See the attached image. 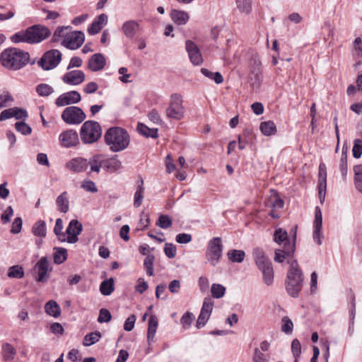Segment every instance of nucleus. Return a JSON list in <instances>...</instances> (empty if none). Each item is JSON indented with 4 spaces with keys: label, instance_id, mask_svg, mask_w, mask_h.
<instances>
[{
    "label": "nucleus",
    "instance_id": "423d86ee",
    "mask_svg": "<svg viewBox=\"0 0 362 362\" xmlns=\"http://www.w3.org/2000/svg\"><path fill=\"white\" fill-rule=\"evenodd\" d=\"M102 135V129L98 122L88 120L85 122L80 129V136L85 144L96 142Z\"/></svg>",
    "mask_w": 362,
    "mask_h": 362
},
{
    "label": "nucleus",
    "instance_id": "338daca9",
    "mask_svg": "<svg viewBox=\"0 0 362 362\" xmlns=\"http://www.w3.org/2000/svg\"><path fill=\"white\" fill-rule=\"evenodd\" d=\"M175 240L180 244H187L191 242L192 235L188 233H179L176 235Z\"/></svg>",
    "mask_w": 362,
    "mask_h": 362
},
{
    "label": "nucleus",
    "instance_id": "2f4dec72",
    "mask_svg": "<svg viewBox=\"0 0 362 362\" xmlns=\"http://www.w3.org/2000/svg\"><path fill=\"white\" fill-rule=\"evenodd\" d=\"M104 168L109 172H116L122 168V162L116 158H105Z\"/></svg>",
    "mask_w": 362,
    "mask_h": 362
},
{
    "label": "nucleus",
    "instance_id": "f704fd0d",
    "mask_svg": "<svg viewBox=\"0 0 362 362\" xmlns=\"http://www.w3.org/2000/svg\"><path fill=\"white\" fill-rule=\"evenodd\" d=\"M228 259L232 262L240 263L243 262L245 253L240 250H231L227 252Z\"/></svg>",
    "mask_w": 362,
    "mask_h": 362
},
{
    "label": "nucleus",
    "instance_id": "864d4df0",
    "mask_svg": "<svg viewBox=\"0 0 362 362\" xmlns=\"http://www.w3.org/2000/svg\"><path fill=\"white\" fill-rule=\"evenodd\" d=\"M156 224L161 228L166 229L170 228L172 224V220L168 215H160L157 221Z\"/></svg>",
    "mask_w": 362,
    "mask_h": 362
},
{
    "label": "nucleus",
    "instance_id": "603ef678",
    "mask_svg": "<svg viewBox=\"0 0 362 362\" xmlns=\"http://www.w3.org/2000/svg\"><path fill=\"white\" fill-rule=\"evenodd\" d=\"M194 319V315L192 313L186 312L181 317L180 322L184 329H189L191 326L193 320Z\"/></svg>",
    "mask_w": 362,
    "mask_h": 362
},
{
    "label": "nucleus",
    "instance_id": "bb28decb",
    "mask_svg": "<svg viewBox=\"0 0 362 362\" xmlns=\"http://www.w3.org/2000/svg\"><path fill=\"white\" fill-rule=\"evenodd\" d=\"M170 16L173 22L177 25H185L189 21V14L180 10H172Z\"/></svg>",
    "mask_w": 362,
    "mask_h": 362
},
{
    "label": "nucleus",
    "instance_id": "5fc2aeb1",
    "mask_svg": "<svg viewBox=\"0 0 362 362\" xmlns=\"http://www.w3.org/2000/svg\"><path fill=\"white\" fill-rule=\"evenodd\" d=\"M281 322V331L286 334L291 333L293 328V324L291 319L288 317L285 316L282 318Z\"/></svg>",
    "mask_w": 362,
    "mask_h": 362
},
{
    "label": "nucleus",
    "instance_id": "c85d7f7f",
    "mask_svg": "<svg viewBox=\"0 0 362 362\" xmlns=\"http://www.w3.org/2000/svg\"><path fill=\"white\" fill-rule=\"evenodd\" d=\"M158 327V319L155 315H151L148 320L147 339L153 341Z\"/></svg>",
    "mask_w": 362,
    "mask_h": 362
},
{
    "label": "nucleus",
    "instance_id": "dca6fc26",
    "mask_svg": "<svg viewBox=\"0 0 362 362\" xmlns=\"http://www.w3.org/2000/svg\"><path fill=\"white\" fill-rule=\"evenodd\" d=\"M185 48L188 53L190 62L194 65H199L203 62L202 54L198 47L194 42L191 40H187L185 42Z\"/></svg>",
    "mask_w": 362,
    "mask_h": 362
},
{
    "label": "nucleus",
    "instance_id": "6ab92c4d",
    "mask_svg": "<svg viewBox=\"0 0 362 362\" xmlns=\"http://www.w3.org/2000/svg\"><path fill=\"white\" fill-rule=\"evenodd\" d=\"M318 190L320 198V202L324 201L327 188V170L324 163H320L319 165L318 173Z\"/></svg>",
    "mask_w": 362,
    "mask_h": 362
},
{
    "label": "nucleus",
    "instance_id": "c9c22d12",
    "mask_svg": "<svg viewBox=\"0 0 362 362\" xmlns=\"http://www.w3.org/2000/svg\"><path fill=\"white\" fill-rule=\"evenodd\" d=\"M236 7L241 13L248 15L252 11V0H235Z\"/></svg>",
    "mask_w": 362,
    "mask_h": 362
},
{
    "label": "nucleus",
    "instance_id": "8fccbe9b",
    "mask_svg": "<svg viewBox=\"0 0 362 362\" xmlns=\"http://www.w3.org/2000/svg\"><path fill=\"white\" fill-rule=\"evenodd\" d=\"M23 276V269L19 265L12 266L8 269V276L10 278L21 279Z\"/></svg>",
    "mask_w": 362,
    "mask_h": 362
},
{
    "label": "nucleus",
    "instance_id": "09e8293b",
    "mask_svg": "<svg viewBox=\"0 0 362 362\" xmlns=\"http://www.w3.org/2000/svg\"><path fill=\"white\" fill-rule=\"evenodd\" d=\"M355 173V185L356 189L362 192V165H356L354 168Z\"/></svg>",
    "mask_w": 362,
    "mask_h": 362
},
{
    "label": "nucleus",
    "instance_id": "37998d69",
    "mask_svg": "<svg viewBox=\"0 0 362 362\" xmlns=\"http://www.w3.org/2000/svg\"><path fill=\"white\" fill-rule=\"evenodd\" d=\"M63 230V221L62 218H57L56 220L55 226L54 228V233L57 236L58 240L60 242L66 241V233L62 232Z\"/></svg>",
    "mask_w": 362,
    "mask_h": 362
},
{
    "label": "nucleus",
    "instance_id": "c756f323",
    "mask_svg": "<svg viewBox=\"0 0 362 362\" xmlns=\"http://www.w3.org/2000/svg\"><path fill=\"white\" fill-rule=\"evenodd\" d=\"M259 129L264 136H272L275 134L276 132V125L272 121L261 122Z\"/></svg>",
    "mask_w": 362,
    "mask_h": 362
},
{
    "label": "nucleus",
    "instance_id": "aec40b11",
    "mask_svg": "<svg viewBox=\"0 0 362 362\" xmlns=\"http://www.w3.org/2000/svg\"><path fill=\"white\" fill-rule=\"evenodd\" d=\"M106 64V60L102 54L98 53L93 54L88 60V67L92 71H98L102 70Z\"/></svg>",
    "mask_w": 362,
    "mask_h": 362
},
{
    "label": "nucleus",
    "instance_id": "f257e3e1",
    "mask_svg": "<svg viewBox=\"0 0 362 362\" xmlns=\"http://www.w3.org/2000/svg\"><path fill=\"white\" fill-rule=\"evenodd\" d=\"M28 52L18 48H8L4 50L0 56L1 64L6 69L17 71L24 67L29 62Z\"/></svg>",
    "mask_w": 362,
    "mask_h": 362
},
{
    "label": "nucleus",
    "instance_id": "cd10ccee",
    "mask_svg": "<svg viewBox=\"0 0 362 362\" xmlns=\"http://www.w3.org/2000/svg\"><path fill=\"white\" fill-rule=\"evenodd\" d=\"M45 311L48 315L54 318H57L61 315L60 306L54 300H50L45 303Z\"/></svg>",
    "mask_w": 362,
    "mask_h": 362
},
{
    "label": "nucleus",
    "instance_id": "393cba45",
    "mask_svg": "<svg viewBox=\"0 0 362 362\" xmlns=\"http://www.w3.org/2000/svg\"><path fill=\"white\" fill-rule=\"evenodd\" d=\"M288 247H287V243H286L285 245H284L283 250L277 249L275 250L274 257L275 262L281 263L284 261L286 257L289 256L293 253L295 248L294 243H288Z\"/></svg>",
    "mask_w": 362,
    "mask_h": 362
},
{
    "label": "nucleus",
    "instance_id": "052dcab7",
    "mask_svg": "<svg viewBox=\"0 0 362 362\" xmlns=\"http://www.w3.org/2000/svg\"><path fill=\"white\" fill-rule=\"evenodd\" d=\"M353 156L356 158L361 157L362 154V141L361 139H355L353 146Z\"/></svg>",
    "mask_w": 362,
    "mask_h": 362
},
{
    "label": "nucleus",
    "instance_id": "a19ab883",
    "mask_svg": "<svg viewBox=\"0 0 362 362\" xmlns=\"http://www.w3.org/2000/svg\"><path fill=\"white\" fill-rule=\"evenodd\" d=\"M100 291L104 296L110 295L114 291V281L112 279L103 281L100 286Z\"/></svg>",
    "mask_w": 362,
    "mask_h": 362
},
{
    "label": "nucleus",
    "instance_id": "9b49d317",
    "mask_svg": "<svg viewBox=\"0 0 362 362\" xmlns=\"http://www.w3.org/2000/svg\"><path fill=\"white\" fill-rule=\"evenodd\" d=\"M214 305V302L211 298L206 297L204 299L201 311L196 322L197 329L202 328L206 324L212 313Z\"/></svg>",
    "mask_w": 362,
    "mask_h": 362
},
{
    "label": "nucleus",
    "instance_id": "4d7b16f0",
    "mask_svg": "<svg viewBox=\"0 0 362 362\" xmlns=\"http://www.w3.org/2000/svg\"><path fill=\"white\" fill-rule=\"evenodd\" d=\"M69 26H62L59 27L54 33L52 39L54 42H57L60 38L65 39V36L66 33H69L67 30H69Z\"/></svg>",
    "mask_w": 362,
    "mask_h": 362
},
{
    "label": "nucleus",
    "instance_id": "7ed1b4c3",
    "mask_svg": "<svg viewBox=\"0 0 362 362\" xmlns=\"http://www.w3.org/2000/svg\"><path fill=\"white\" fill-rule=\"evenodd\" d=\"M105 144L112 152H119L127 148L130 142L127 132L121 127H111L105 132Z\"/></svg>",
    "mask_w": 362,
    "mask_h": 362
},
{
    "label": "nucleus",
    "instance_id": "412c9836",
    "mask_svg": "<svg viewBox=\"0 0 362 362\" xmlns=\"http://www.w3.org/2000/svg\"><path fill=\"white\" fill-rule=\"evenodd\" d=\"M37 272L36 280L39 282H44L47 280V274L49 269V261L46 257H42L35 266Z\"/></svg>",
    "mask_w": 362,
    "mask_h": 362
},
{
    "label": "nucleus",
    "instance_id": "e433bc0d",
    "mask_svg": "<svg viewBox=\"0 0 362 362\" xmlns=\"http://www.w3.org/2000/svg\"><path fill=\"white\" fill-rule=\"evenodd\" d=\"M274 240L279 245L283 243L284 245L286 243H291L288 240L287 232L282 228H278L275 230L274 234Z\"/></svg>",
    "mask_w": 362,
    "mask_h": 362
},
{
    "label": "nucleus",
    "instance_id": "bf43d9fd",
    "mask_svg": "<svg viewBox=\"0 0 362 362\" xmlns=\"http://www.w3.org/2000/svg\"><path fill=\"white\" fill-rule=\"evenodd\" d=\"M111 318L112 315L108 310L105 308L100 310L99 316L98 317V321L100 323L108 322L111 320Z\"/></svg>",
    "mask_w": 362,
    "mask_h": 362
},
{
    "label": "nucleus",
    "instance_id": "20e7f679",
    "mask_svg": "<svg viewBox=\"0 0 362 362\" xmlns=\"http://www.w3.org/2000/svg\"><path fill=\"white\" fill-rule=\"evenodd\" d=\"M303 281V272L299 269L297 261H291L286 281V288L288 295L293 298L298 297L302 288Z\"/></svg>",
    "mask_w": 362,
    "mask_h": 362
},
{
    "label": "nucleus",
    "instance_id": "c03bdc74",
    "mask_svg": "<svg viewBox=\"0 0 362 362\" xmlns=\"http://www.w3.org/2000/svg\"><path fill=\"white\" fill-rule=\"evenodd\" d=\"M347 147L343 146L341 157L340 159L339 170L341 176L345 178L347 174V156H346Z\"/></svg>",
    "mask_w": 362,
    "mask_h": 362
},
{
    "label": "nucleus",
    "instance_id": "e2e57ef3",
    "mask_svg": "<svg viewBox=\"0 0 362 362\" xmlns=\"http://www.w3.org/2000/svg\"><path fill=\"white\" fill-rule=\"evenodd\" d=\"M291 350L295 358L300 356L301 354V345L298 339H293L291 343Z\"/></svg>",
    "mask_w": 362,
    "mask_h": 362
},
{
    "label": "nucleus",
    "instance_id": "7c9ffc66",
    "mask_svg": "<svg viewBox=\"0 0 362 362\" xmlns=\"http://www.w3.org/2000/svg\"><path fill=\"white\" fill-rule=\"evenodd\" d=\"M58 209L64 214H66L69 209V200L67 197V192H62L56 200Z\"/></svg>",
    "mask_w": 362,
    "mask_h": 362
},
{
    "label": "nucleus",
    "instance_id": "49530a36",
    "mask_svg": "<svg viewBox=\"0 0 362 362\" xmlns=\"http://www.w3.org/2000/svg\"><path fill=\"white\" fill-rule=\"evenodd\" d=\"M36 92L42 97H47L54 92V88L46 83H40L36 87Z\"/></svg>",
    "mask_w": 362,
    "mask_h": 362
},
{
    "label": "nucleus",
    "instance_id": "6e6552de",
    "mask_svg": "<svg viewBox=\"0 0 362 362\" xmlns=\"http://www.w3.org/2000/svg\"><path fill=\"white\" fill-rule=\"evenodd\" d=\"M182 98L179 94L171 95L170 103L166 109V116L168 118L180 120L185 116V109L182 105Z\"/></svg>",
    "mask_w": 362,
    "mask_h": 362
},
{
    "label": "nucleus",
    "instance_id": "39448f33",
    "mask_svg": "<svg viewBox=\"0 0 362 362\" xmlns=\"http://www.w3.org/2000/svg\"><path fill=\"white\" fill-rule=\"evenodd\" d=\"M252 257L256 266L263 275V280L265 284L270 286L274 281V269L272 263L263 249L256 247L252 250Z\"/></svg>",
    "mask_w": 362,
    "mask_h": 362
},
{
    "label": "nucleus",
    "instance_id": "69168bd1",
    "mask_svg": "<svg viewBox=\"0 0 362 362\" xmlns=\"http://www.w3.org/2000/svg\"><path fill=\"white\" fill-rule=\"evenodd\" d=\"M23 221L21 218L18 217L14 219V221L12 223V227L11 229V233L13 234H18L21 232L22 228Z\"/></svg>",
    "mask_w": 362,
    "mask_h": 362
},
{
    "label": "nucleus",
    "instance_id": "9d476101",
    "mask_svg": "<svg viewBox=\"0 0 362 362\" xmlns=\"http://www.w3.org/2000/svg\"><path fill=\"white\" fill-rule=\"evenodd\" d=\"M86 114L78 107L69 106L66 107L62 113V120L68 124H78L86 119Z\"/></svg>",
    "mask_w": 362,
    "mask_h": 362
},
{
    "label": "nucleus",
    "instance_id": "0e129e2a",
    "mask_svg": "<svg viewBox=\"0 0 362 362\" xmlns=\"http://www.w3.org/2000/svg\"><path fill=\"white\" fill-rule=\"evenodd\" d=\"M164 252L168 258H173L176 255V247L172 243H165Z\"/></svg>",
    "mask_w": 362,
    "mask_h": 362
},
{
    "label": "nucleus",
    "instance_id": "f3484780",
    "mask_svg": "<svg viewBox=\"0 0 362 362\" xmlns=\"http://www.w3.org/2000/svg\"><path fill=\"white\" fill-rule=\"evenodd\" d=\"M322 226V211L319 206H316L315 210L313 239L319 245H320L322 244L321 239L323 238V237H324L321 232Z\"/></svg>",
    "mask_w": 362,
    "mask_h": 362
},
{
    "label": "nucleus",
    "instance_id": "a18cd8bd",
    "mask_svg": "<svg viewBox=\"0 0 362 362\" xmlns=\"http://www.w3.org/2000/svg\"><path fill=\"white\" fill-rule=\"evenodd\" d=\"M211 296L214 298H221L226 293V287L219 284H213L211 288Z\"/></svg>",
    "mask_w": 362,
    "mask_h": 362
},
{
    "label": "nucleus",
    "instance_id": "79ce46f5",
    "mask_svg": "<svg viewBox=\"0 0 362 362\" xmlns=\"http://www.w3.org/2000/svg\"><path fill=\"white\" fill-rule=\"evenodd\" d=\"M201 72L206 77L214 80L216 84H220L223 81V78L219 72H212L207 69L202 68Z\"/></svg>",
    "mask_w": 362,
    "mask_h": 362
},
{
    "label": "nucleus",
    "instance_id": "4c0bfd02",
    "mask_svg": "<svg viewBox=\"0 0 362 362\" xmlns=\"http://www.w3.org/2000/svg\"><path fill=\"white\" fill-rule=\"evenodd\" d=\"M101 338V334L98 331L90 332L84 337L83 344L85 346H90L98 342Z\"/></svg>",
    "mask_w": 362,
    "mask_h": 362
},
{
    "label": "nucleus",
    "instance_id": "72a5a7b5",
    "mask_svg": "<svg viewBox=\"0 0 362 362\" xmlns=\"http://www.w3.org/2000/svg\"><path fill=\"white\" fill-rule=\"evenodd\" d=\"M2 354L4 361L8 362L11 361L14 358L16 351L11 344L6 343L2 346Z\"/></svg>",
    "mask_w": 362,
    "mask_h": 362
},
{
    "label": "nucleus",
    "instance_id": "13d9d810",
    "mask_svg": "<svg viewBox=\"0 0 362 362\" xmlns=\"http://www.w3.org/2000/svg\"><path fill=\"white\" fill-rule=\"evenodd\" d=\"M81 188L88 192L95 193L98 192L95 182L90 180H84L81 184Z\"/></svg>",
    "mask_w": 362,
    "mask_h": 362
},
{
    "label": "nucleus",
    "instance_id": "680f3d73",
    "mask_svg": "<svg viewBox=\"0 0 362 362\" xmlns=\"http://www.w3.org/2000/svg\"><path fill=\"white\" fill-rule=\"evenodd\" d=\"M136 317L135 315H131L127 317L124 324V329L127 332L132 331L135 325Z\"/></svg>",
    "mask_w": 362,
    "mask_h": 362
},
{
    "label": "nucleus",
    "instance_id": "6e6d98bb",
    "mask_svg": "<svg viewBox=\"0 0 362 362\" xmlns=\"http://www.w3.org/2000/svg\"><path fill=\"white\" fill-rule=\"evenodd\" d=\"M15 127L23 135H29L32 132V128L24 122H16Z\"/></svg>",
    "mask_w": 362,
    "mask_h": 362
},
{
    "label": "nucleus",
    "instance_id": "ea45409f",
    "mask_svg": "<svg viewBox=\"0 0 362 362\" xmlns=\"http://www.w3.org/2000/svg\"><path fill=\"white\" fill-rule=\"evenodd\" d=\"M54 262L60 264L67 259V250L63 247H54Z\"/></svg>",
    "mask_w": 362,
    "mask_h": 362
},
{
    "label": "nucleus",
    "instance_id": "3c124183",
    "mask_svg": "<svg viewBox=\"0 0 362 362\" xmlns=\"http://www.w3.org/2000/svg\"><path fill=\"white\" fill-rule=\"evenodd\" d=\"M143 183V180H141V185L138 186L137 189L134 194V204L136 207H139L141 205L143 201V192L144 191Z\"/></svg>",
    "mask_w": 362,
    "mask_h": 362
},
{
    "label": "nucleus",
    "instance_id": "de8ad7c7",
    "mask_svg": "<svg viewBox=\"0 0 362 362\" xmlns=\"http://www.w3.org/2000/svg\"><path fill=\"white\" fill-rule=\"evenodd\" d=\"M155 257L153 255H148L146 257L144 261V267L146 269L147 274L150 276L154 275L153 263Z\"/></svg>",
    "mask_w": 362,
    "mask_h": 362
},
{
    "label": "nucleus",
    "instance_id": "2eb2a0df",
    "mask_svg": "<svg viewBox=\"0 0 362 362\" xmlns=\"http://www.w3.org/2000/svg\"><path fill=\"white\" fill-rule=\"evenodd\" d=\"M82 228L83 226L78 220H71L66 230V234H67L66 241L71 244L78 242V235L81 233Z\"/></svg>",
    "mask_w": 362,
    "mask_h": 362
},
{
    "label": "nucleus",
    "instance_id": "ddd939ff",
    "mask_svg": "<svg viewBox=\"0 0 362 362\" xmlns=\"http://www.w3.org/2000/svg\"><path fill=\"white\" fill-rule=\"evenodd\" d=\"M59 141L64 148L76 146L79 144L78 133L74 129L64 131L59 136Z\"/></svg>",
    "mask_w": 362,
    "mask_h": 362
},
{
    "label": "nucleus",
    "instance_id": "4be33fe9",
    "mask_svg": "<svg viewBox=\"0 0 362 362\" xmlns=\"http://www.w3.org/2000/svg\"><path fill=\"white\" fill-rule=\"evenodd\" d=\"M66 167L75 173H81L88 168V160L83 158H75L66 163Z\"/></svg>",
    "mask_w": 362,
    "mask_h": 362
},
{
    "label": "nucleus",
    "instance_id": "f8f14e48",
    "mask_svg": "<svg viewBox=\"0 0 362 362\" xmlns=\"http://www.w3.org/2000/svg\"><path fill=\"white\" fill-rule=\"evenodd\" d=\"M85 36L81 31H73L66 33L65 39L62 42V45L70 49L79 48L83 43Z\"/></svg>",
    "mask_w": 362,
    "mask_h": 362
},
{
    "label": "nucleus",
    "instance_id": "58836bf2",
    "mask_svg": "<svg viewBox=\"0 0 362 362\" xmlns=\"http://www.w3.org/2000/svg\"><path fill=\"white\" fill-rule=\"evenodd\" d=\"M33 233L35 236L44 238L46 236V224L44 221H37L33 226Z\"/></svg>",
    "mask_w": 362,
    "mask_h": 362
},
{
    "label": "nucleus",
    "instance_id": "473e14b6",
    "mask_svg": "<svg viewBox=\"0 0 362 362\" xmlns=\"http://www.w3.org/2000/svg\"><path fill=\"white\" fill-rule=\"evenodd\" d=\"M137 129L139 133L146 137L156 139L158 136V129H151L148 127L146 125L141 123H139L138 124Z\"/></svg>",
    "mask_w": 362,
    "mask_h": 362
},
{
    "label": "nucleus",
    "instance_id": "774afa93",
    "mask_svg": "<svg viewBox=\"0 0 362 362\" xmlns=\"http://www.w3.org/2000/svg\"><path fill=\"white\" fill-rule=\"evenodd\" d=\"M267 361L266 356L262 354L258 348H255L254 350V354L252 356L253 362H266Z\"/></svg>",
    "mask_w": 362,
    "mask_h": 362
},
{
    "label": "nucleus",
    "instance_id": "1a4fd4ad",
    "mask_svg": "<svg viewBox=\"0 0 362 362\" xmlns=\"http://www.w3.org/2000/svg\"><path fill=\"white\" fill-rule=\"evenodd\" d=\"M62 56V53L58 49L49 50L40 58L38 65L45 71L53 69L60 63Z\"/></svg>",
    "mask_w": 362,
    "mask_h": 362
},
{
    "label": "nucleus",
    "instance_id": "b1692460",
    "mask_svg": "<svg viewBox=\"0 0 362 362\" xmlns=\"http://www.w3.org/2000/svg\"><path fill=\"white\" fill-rule=\"evenodd\" d=\"M122 30L127 38L132 39L140 30V25L136 21H127L123 23Z\"/></svg>",
    "mask_w": 362,
    "mask_h": 362
},
{
    "label": "nucleus",
    "instance_id": "5701e85b",
    "mask_svg": "<svg viewBox=\"0 0 362 362\" xmlns=\"http://www.w3.org/2000/svg\"><path fill=\"white\" fill-rule=\"evenodd\" d=\"M107 23V16L105 13L99 15L92 22L90 27L88 28V32L90 35H95L98 33L102 28Z\"/></svg>",
    "mask_w": 362,
    "mask_h": 362
},
{
    "label": "nucleus",
    "instance_id": "4468645a",
    "mask_svg": "<svg viewBox=\"0 0 362 362\" xmlns=\"http://www.w3.org/2000/svg\"><path fill=\"white\" fill-rule=\"evenodd\" d=\"M80 93L76 90H71L60 95L55 100L57 107H64L71 104H76L81 101Z\"/></svg>",
    "mask_w": 362,
    "mask_h": 362
},
{
    "label": "nucleus",
    "instance_id": "a211bd4d",
    "mask_svg": "<svg viewBox=\"0 0 362 362\" xmlns=\"http://www.w3.org/2000/svg\"><path fill=\"white\" fill-rule=\"evenodd\" d=\"M86 78L85 74L81 70H74L66 73L62 76L64 83L71 85L77 86L82 83Z\"/></svg>",
    "mask_w": 362,
    "mask_h": 362
},
{
    "label": "nucleus",
    "instance_id": "a878e982",
    "mask_svg": "<svg viewBox=\"0 0 362 362\" xmlns=\"http://www.w3.org/2000/svg\"><path fill=\"white\" fill-rule=\"evenodd\" d=\"M105 156L102 154L95 155L88 160L90 172L99 173L102 167H104Z\"/></svg>",
    "mask_w": 362,
    "mask_h": 362
},
{
    "label": "nucleus",
    "instance_id": "0eeeda50",
    "mask_svg": "<svg viewBox=\"0 0 362 362\" xmlns=\"http://www.w3.org/2000/svg\"><path fill=\"white\" fill-rule=\"evenodd\" d=\"M223 253V245L221 238L219 237L213 238L207 244L206 250V257L207 261L212 265L216 266L219 262Z\"/></svg>",
    "mask_w": 362,
    "mask_h": 362
},
{
    "label": "nucleus",
    "instance_id": "f03ea898",
    "mask_svg": "<svg viewBox=\"0 0 362 362\" xmlns=\"http://www.w3.org/2000/svg\"><path fill=\"white\" fill-rule=\"evenodd\" d=\"M49 30L42 25H35L15 33L11 37L13 43L27 42L29 44L38 43L50 35Z\"/></svg>",
    "mask_w": 362,
    "mask_h": 362
}]
</instances>
